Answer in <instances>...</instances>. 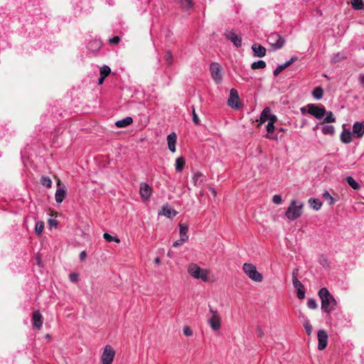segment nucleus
I'll return each instance as SVG.
<instances>
[{"label": "nucleus", "mask_w": 364, "mask_h": 364, "mask_svg": "<svg viewBox=\"0 0 364 364\" xmlns=\"http://www.w3.org/2000/svg\"><path fill=\"white\" fill-rule=\"evenodd\" d=\"M164 59L168 65L173 63V55L170 50L166 51L164 55Z\"/></svg>", "instance_id": "e433bc0d"}, {"label": "nucleus", "mask_w": 364, "mask_h": 364, "mask_svg": "<svg viewBox=\"0 0 364 364\" xmlns=\"http://www.w3.org/2000/svg\"><path fill=\"white\" fill-rule=\"evenodd\" d=\"M252 50L254 53V55L258 58H262L266 55V48L259 44H253L252 46Z\"/></svg>", "instance_id": "a211bd4d"}, {"label": "nucleus", "mask_w": 364, "mask_h": 364, "mask_svg": "<svg viewBox=\"0 0 364 364\" xmlns=\"http://www.w3.org/2000/svg\"><path fill=\"white\" fill-rule=\"evenodd\" d=\"M318 337V349L320 350H324L328 344V333L324 330H319L317 333Z\"/></svg>", "instance_id": "f8f14e48"}, {"label": "nucleus", "mask_w": 364, "mask_h": 364, "mask_svg": "<svg viewBox=\"0 0 364 364\" xmlns=\"http://www.w3.org/2000/svg\"><path fill=\"white\" fill-rule=\"evenodd\" d=\"M58 188L55 194V199L57 203H62L66 196V190L63 185L61 184V181L58 178Z\"/></svg>", "instance_id": "ddd939ff"}, {"label": "nucleus", "mask_w": 364, "mask_h": 364, "mask_svg": "<svg viewBox=\"0 0 364 364\" xmlns=\"http://www.w3.org/2000/svg\"><path fill=\"white\" fill-rule=\"evenodd\" d=\"M358 80L364 89V75H360Z\"/></svg>", "instance_id": "e2e57ef3"}, {"label": "nucleus", "mask_w": 364, "mask_h": 364, "mask_svg": "<svg viewBox=\"0 0 364 364\" xmlns=\"http://www.w3.org/2000/svg\"><path fill=\"white\" fill-rule=\"evenodd\" d=\"M183 334L186 336H191L193 331L189 326H186L183 328Z\"/></svg>", "instance_id": "49530a36"}, {"label": "nucleus", "mask_w": 364, "mask_h": 364, "mask_svg": "<svg viewBox=\"0 0 364 364\" xmlns=\"http://www.w3.org/2000/svg\"><path fill=\"white\" fill-rule=\"evenodd\" d=\"M178 212L172 209L168 205H164L161 211L159 213V215H163L168 218H172L176 216Z\"/></svg>", "instance_id": "f3484780"}, {"label": "nucleus", "mask_w": 364, "mask_h": 364, "mask_svg": "<svg viewBox=\"0 0 364 364\" xmlns=\"http://www.w3.org/2000/svg\"><path fill=\"white\" fill-rule=\"evenodd\" d=\"M210 71L215 82L220 84L223 80L220 65L217 63H211L210 65Z\"/></svg>", "instance_id": "6e6552de"}, {"label": "nucleus", "mask_w": 364, "mask_h": 364, "mask_svg": "<svg viewBox=\"0 0 364 364\" xmlns=\"http://www.w3.org/2000/svg\"><path fill=\"white\" fill-rule=\"evenodd\" d=\"M304 203L296 200H291L288 207L285 215L290 220H294L299 218L303 213Z\"/></svg>", "instance_id": "f03ea898"}, {"label": "nucleus", "mask_w": 364, "mask_h": 364, "mask_svg": "<svg viewBox=\"0 0 364 364\" xmlns=\"http://www.w3.org/2000/svg\"><path fill=\"white\" fill-rule=\"evenodd\" d=\"M32 321L33 326L40 329L43 325V316L38 310L33 311L32 316Z\"/></svg>", "instance_id": "2eb2a0df"}, {"label": "nucleus", "mask_w": 364, "mask_h": 364, "mask_svg": "<svg viewBox=\"0 0 364 364\" xmlns=\"http://www.w3.org/2000/svg\"><path fill=\"white\" fill-rule=\"evenodd\" d=\"M284 69V66L283 65H279L273 72L274 76H277L280 73H282Z\"/></svg>", "instance_id": "a18cd8bd"}, {"label": "nucleus", "mask_w": 364, "mask_h": 364, "mask_svg": "<svg viewBox=\"0 0 364 364\" xmlns=\"http://www.w3.org/2000/svg\"><path fill=\"white\" fill-rule=\"evenodd\" d=\"M309 203L312 208L316 210H318L321 207V202L318 199L311 198L309 200Z\"/></svg>", "instance_id": "a878e982"}, {"label": "nucleus", "mask_w": 364, "mask_h": 364, "mask_svg": "<svg viewBox=\"0 0 364 364\" xmlns=\"http://www.w3.org/2000/svg\"><path fill=\"white\" fill-rule=\"evenodd\" d=\"M307 108L308 113L316 119H321L326 113V108L322 105L318 106L315 104H309Z\"/></svg>", "instance_id": "423d86ee"}, {"label": "nucleus", "mask_w": 364, "mask_h": 364, "mask_svg": "<svg viewBox=\"0 0 364 364\" xmlns=\"http://www.w3.org/2000/svg\"><path fill=\"white\" fill-rule=\"evenodd\" d=\"M303 325H304V327L306 330L307 335L310 336L311 334L312 330H313L312 326L311 325V323H309V321H304Z\"/></svg>", "instance_id": "58836bf2"}, {"label": "nucleus", "mask_w": 364, "mask_h": 364, "mask_svg": "<svg viewBox=\"0 0 364 364\" xmlns=\"http://www.w3.org/2000/svg\"><path fill=\"white\" fill-rule=\"evenodd\" d=\"M351 4L353 8L355 10L364 9V3L363 0H351Z\"/></svg>", "instance_id": "c85d7f7f"}, {"label": "nucleus", "mask_w": 364, "mask_h": 364, "mask_svg": "<svg viewBox=\"0 0 364 364\" xmlns=\"http://www.w3.org/2000/svg\"><path fill=\"white\" fill-rule=\"evenodd\" d=\"M323 198L329 205H332L336 203V200L331 196V194L327 191H325L323 192Z\"/></svg>", "instance_id": "cd10ccee"}, {"label": "nucleus", "mask_w": 364, "mask_h": 364, "mask_svg": "<svg viewBox=\"0 0 364 364\" xmlns=\"http://www.w3.org/2000/svg\"><path fill=\"white\" fill-rule=\"evenodd\" d=\"M115 355V351L111 346H106L102 353L101 360L102 364H112Z\"/></svg>", "instance_id": "0eeeda50"}, {"label": "nucleus", "mask_w": 364, "mask_h": 364, "mask_svg": "<svg viewBox=\"0 0 364 364\" xmlns=\"http://www.w3.org/2000/svg\"><path fill=\"white\" fill-rule=\"evenodd\" d=\"M180 228V237L182 241H187L188 240V236L187 235L188 230V225L186 224H179Z\"/></svg>", "instance_id": "aec40b11"}, {"label": "nucleus", "mask_w": 364, "mask_h": 364, "mask_svg": "<svg viewBox=\"0 0 364 364\" xmlns=\"http://www.w3.org/2000/svg\"><path fill=\"white\" fill-rule=\"evenodd\" d=\"M205 179V176L201 173L200 172H196L194 173L192 181L193 182L194 186H200L202 182H203Z\"/></svg>", "instance_id": "4be33fe9"}, {"label": "nucleus", "mask_w": 364, "mask_h": 364, "mask_svg": "<svg viewBox=\"0 0 364 364\" xmlns=\"http://www.w3.org/2000/svg\"><path fill=\"white\" fill-rule=\"evenodd\" d=\"M154 263L156 264H159L161 263V259L159 257H156L154 259Z\"/></svg>", "instance_id": "774afa93"}, {"label": "nucleus", "mask_w": 364, "mask_h": 364, "mask_svg": "<svg viewBox=\"0 0 364 364\" xmlns=\"http://www.w3.org/2000/svg\"><path fill=\"white\" fill-rule=\"evenodd\" d=\"M36 262H37V264H38V266H40V267H41V266L42 265V264H41V258L40 255H37V257H36Z\"/></svg>", "instance_id": "0e129e2a"}, {"label": "nucleus", "mask_w": 364, "mask_h": 364, "mask_svg": "<svg viewBox=\"0 0 364 364\" xmlns=\"http://www.w3.org/2000/svg\"><path fill=\"white\" fill-rule=\"evenodd\" d=\"M267 42L274 50H278L283 48L285 40L279 33L274 32L268 36Z\"/></svg>", "instance_id": "39448f33"}, {"label": "nucleus", "mask_w": 364, "mask_h": 364, "mask_svg": "<svg viewBox=\"0 0 364 364\" xmlns=\"http://www.w3.org/2000/svg\"><path fill=\"white\" fill-rule=\"evenodd\" d=\"M103 237L105 238V240H106L109 242H116L119 243L120 242V240L118 237H113L107 232L104 233Z\"/></svg>", "instance_id": "c9c22d12"}, {"label": "nucleus", "mask_w": 364, "mask_h": 364, "mask_svg": "<svg viewBox=\"0 0 364 364\" xmlns=\"http://www.w3.org/2000/svg\"><path fill=\"white\" fill-rule=\"evenodd\" d=\"M180 5L183 9L189 11L193 7V2L192 0H181Z\"/></svg>", "instance_id": "bb28decb"}, {"label": "nucleus", "mask_w": 364, "mask_h": 364, "mask_svg": "<svg viewBox=\"0 0 364 364\" xmlns=\"http://www.w3.org/2000/svg\"><path fill=\"white\" fill-rule=\"evenodd\" d=\"M186 241H182L181 238L180 237V240L176 241L173 244V247H177L178 246H181L183 243L186 242Z\"/></svg>", "instance_id": "bf43d9fd"}, {"label": "nucleus", "mask_w": 364, "mask_h": 364, "mask_svg": "<svg viewBox=\"0 0 364 364\" xmlns=\"http://www.w3.org/2000/svg\"><path fill=\"white\" fill-rule=\"evenodd\" d=\"M176 169L178 171H181L184 166H185V161H176Z\"/></svg>", "instance_id": "c03bdc74"}, {"label": "nucleus", "mask_w": 364, "mask_h": 364, "mask_svg": "<svg viewBox=\"0 0 364 364\" xmlns=\"http://www.w3.org/2000/svg\"><path fill=\"white\" fill-rule=\"evenodd\" d=\"M44 229V223L43 221H38L36 224L35 232L36 235H40L43 232Z\"/></svg>", "instance_id": "f704fd0d"}, {"label": "nucleus", "mask_w": 364, "mask_h": 364, "mask_svg": "<svg viewBox=\"0 0 364 364\" xmlns=\"http://www.w3.org/2000/svg\"><path fill=\"white\" fill-rule=\"evenodd\" d=\"M266 67V63L264 60H258L251 64V68L252 70L263 69Z\"/></svg>", "instance_id": "7c9ffc66"}, {"label": "nucleus", "mask_w": 364, "mask_h": 364, "mask_svg": "<svg viewBox=\"0 0 364 364\" xmlns=\"http://www.w3.org/2000/svg\"><path fill=\"white\" fill-rule=\"evenodd\" d=\"M299 269L296 268V269H294L293 272H292V280L294 279V278H297L298 275H299Z\"/></svg>", "instance_id": "680f3d73"}, {"label": "nucleus", "mask_w": 364, "mask_h": 364, "mask_svg": "<svg viewBox=\"0 0 364 364\" xmlns=\"http://www.w3.org/2000/svg\"><path fill=\"white\" fill-rule=\"evenodd\" d=\"M240 97L237 91L232 88L230 91V97L228 100V105L233 109L239 108Z\"/></svg>", "instance_id": "9d476101"}, {"label": "nucleus", "mask_w": 364, "mask_h": 364, "mask_svg": "<svg viewBox=\"0 0 364 364\" xmlns=\"http://www.w3.org/2000/svg\"><path fill=\"white\" fill-rule=\"evenodd\" d=\"M111 73V69L107 65H103L100 68V76L106 78Z\"/></svg>", "instance_id": "72a5a7b5"}, {"label": "nucleus", "mask_w": 364, "mask_h": 364, "mask_svg": "<svg viewBox=\"0 0 364 364\" xmlns=\"http://www.w3.org/2000/svg\"><path fill=\"white\" fill-rule=\"evenodd\" d=\"M296 296L299 299H304L305 297L304 287L296 289Z\"/></svg>", "instance_id": "37998d69"}, {"label": "nucleus", "mask_w": 364, "mask_h": 364, "mask_svg": "<svg viewBox=\"0 0 364 364\" xmlns=\"http://www.w3.org/2000/svg\"><path fill=\"white\" fill-rule=\"evenodd\" d=\"M267 131L268 134L273 133V132L274 131V124H272V122H268L267 126Z\"/></svg>", "instance_id": "09e8293b"}, {"label": "nucleus", "mask_w": 364, "mask_h": 364, "mask_svg": "<svg viewBox=\"0 0 364 364\" xmlns=\"http://www.w3.org/2000/svg\"><path fill=\"white\" fill-rule=\"evenodd\" d=\"M48 223L50 227H56L58 225V221L55 219H49L48 220Z\"/></svg>", "instance_id": "4d7b16f0"}, {"label": "nucleus", "mask_w": 364, "mask_h": 364, "mask_svg": "<svg viewBox=\"0 0 364 364\" xmlns=\"http://www.w3.org/2000/svg\"><path fill=\"white\" fill-rule=\"evenodd\" d=\"M139 193L141 198L146 200L151 194V188L146 183H141L140 185Z\"/></svg>", "instance_id": "4468645a"}, {"label": "nucleus", "mask_w": 364, "mask_h": 364, "mask_svg": "<svg viewBox=\"0 0 364 364\" xmlns=\"http://www.w3.org/2000/svg\"><path fill=\"white\" fill-rule=\"evenodd\" d=\"M225 38L230 41L237 48L242 46V38L237 36L233 30H227L224 33Z\"/></svg>", "instance_id": "9b49d317"}, {"label": "nucleus", "mask_w": 364, "mask_h": 364, "mask_svg": "<svg viewBox=\"0 0 364 364\" xmlns=\"http://www.w3.org/2000/svg\"><path fill=\"white\" fill-rule=\"evenodd\" d=\"M321 130L323 134H324L332 135L335 132V129L333 125H324L323 127H322Z\"/></svg>", "instance_id": "2f4dec72"}, {"label": "nucleus", "mask_w": 364, "mask_h": 364, "mask_svg": "<svg viewBox=\"0 0 364 364\" xmlns=\"http://www.w3.org/2000/svg\"><path fill=\"white\" fill-rule=\"evenodd\" d=\"M318 296L321 301V309L324 312L329 314L335 309L337 301L326 288L323 287L319 290Z\"/></svg>", "instance_id": "f257e3e1"}, {"label": "nucleus", "mask_w": 364, "mask_h": 364, "mask_svg": "<svg viewBox=\"0 0 364 364\" xmlns=\"http://www.w3.org/2000/svg\"><path fill=\"white\" fill-rule=\"evenodd\" d=\"M307 306L311 309H316L318 308V304L314 299H309L307 301Z\"/></svg>", "instance_id": "ea45409f"}, {"label": "nucleus", "mask_w": 364, "mask_h": 364, "mask_svg": "<svg viewBox=\"0 0 364 364\" xmlns=\"http://www.w3.org/2000/svg\"><path fill=\"white\" fill-rule=\"evenodd\" d=\"M133 122V119L131 117H127L123 119L116 122L115 125L119 128L126 127Z\"/></svg>", "instance_id": "5701e85b"}, {"label": "nucleus", "mask_w": 364, "mask_h": 364, "mask_svg": "<svg viewBox=\"0 0 364 364\" xmlns=\"http://www.w3.org/2000/svg\"><path fill=\"white\" fill-rule=\"evenodd\" d=\"M282 196L280 195H274L272 198V201L275 204H280L282 203Z\"/></svg>", "instance_id": "de8ad7c7"}, {"label": "nucleus", "mask_w": 364, "mask_h": 364, "mask_svg": "<svg viewBox=\"0 0 364 364\" xmlns=\"http://www.w3.org/2000/svg\"><path fill=\"white\" fill-rule=\"evenodd\" d=\"M79 257H80V259L81 261H84L86 259V257H87L86 252L85 251L81 252Z\"/></svg>", "instance_id": "052dcab7"}, {"label": "nucleus", "mask_w": 364, "mask_h": 364, "mask_svg": "<svg viewBox=\"0 0 364 364\" xmlns=\"http://www.w3.org/2000/svg\"><path fill=\"white\" fill-rule=\"evenodd\" d=\"M297 60V58L296 57H292L289 61H287V63L282 64L285 68H287V67L290 66L294 62H295L296 60Z\"/></svg>", "instance_id": "603ef678"}, {"label": "nucleus", "mask_w": 364, "mask_h": 364, "mask_svg": "<svg viewBox=\"0 0 364 364\" xmlns=\"http://www.w3.org/2000/svg\"><path fill=\"white\" fill-rule=\"evenodd\" d=\"M312 95L316 99H321L323 95V89L321 87H316L312 92Z\"/></svg>", "instance_id": "c756f323"}, {"label": "nucleus", "mask_w": 364, "mask_h": 364, "mask_svg": "<svg viewBox=\"0 0 364 364\" xmlns=\"http://www.w3.org/2000/svg\"><path fill=\"white\" fill-rule=\"evenodd\" d=\"M292 284L296 290L304 287L298 278H294V279L292 280Z\"/></svg>", "instance_id": "79ce46f5"}, {"label": "nucleus", "mask_w": 364, "mask_h": 364, "mask_svg": "<svg viewBox=\"0 0 364 364\" xmlns=\"http://www.w3.org/2000/svg\"><path fill=\"white\" fill-rule=\"evenodd\" d=\"M270 112H271V109L269 107H265L263 111L261 113V115H260V123L261 124H263L265 122L268 121V119H269V116L270 114Z\"/></svg>", "instance_id": "b1692460"}, {"label": "nucleus", "mask_w": 364, "mask_h": 364, "mask_svg": "<svg viewBox=\"0 0 364 364\" xmlns=\"http://www.w3.org/2000/svg\"><path fill=\"white\" fill-rule=\"evenodd\" d=\"M188 274L195 279H200L203 282L208 281V270L201 269L198 264L191 263L188 267Z\"/></svg>", "instance_id": "7ed1b4c3"}, {"label": "nucleus", "mask_w": 364, "mask_h": 364, "mask_svg": "<svg viewBox=\"0 0 364 364\" xmlns=\"http://www.w3.org/2000/svg\"><path fill=\"white\" fill-rule=\"evenodd\" d=\"M242 269L248 277L254 282H261L263 280V276L259 273L256 267L251 263H245Z\"/></svg>", "instance_id": "20e7f679"}, {"label": "nucleus", "mask_w": 364, "mask_h": 364, "mask_svg": "<svg viewBox=\"0 0 364 364\" xmlns=\"http://www.w3.org/2000/svg\"><path fill=\"white\" fill-rule=\"evenodd\" d=\"M277 117L270 113V114L269 116V119H268V122H272V124H274L277 122Z\"/></svg>", "instance_id": "13d9d810"}, {"label": "nucleus", "mask_w": 364, "mask_h": 364, "mask_svg": "<svg viewBox=\"0 0 364 364\" xmlns=\"http://www.w3.org/2000/svg\"><path fill=\"white\" fill-rule=\"evenodd\" d=\"M69 279L72 282H76L78 280V274L72 273L69 275Z\"/></svg>", "instance_id": "8fccbe9b"}, {"label": "nucleus", "mask_w": 364, "mask_h": 364, "mask_svg": "<svg viewBox=\"0 0 364 364\" xmlns=\"http://www.w3.org/2000/svg\"><path fill=\"white\" fill-rule=\"evenodd\" d=\"M167 141H168V149L172 152H174L176 150V134L175 133L170 134L167 136Z\"/></svg>", "instance_id": "6ab92c4d"}, {"label": "nucleus", "mask_w": 364, "mask_h": 364, "mask_svg": "<svg viewBox=\"0 0 364 364\" xmlns=\"http://www.w3.org/2000/svg\"><path fill=\"white\" fill-rule=\"evenodd\" d=\"M353 132L358 138H360L364 134V122H356L353 126Z\"/></svg>", "instance_id": "dca6fc26"}, {"label": "nucleus", "mask_w": 364, "mask_h": 364, "mask_svg": "<svg viewBox=\"0 0 364 364\" xmlns=\"http://www.w3.org/2000/svg\"><path fill=\"white\" fill-rule=\"evenodd\" d=\"M209 189H210V191H211L212 194H213L214 196H216V191H215V188H211V187H210V188H209Z\"/></svg>", "instance_id": "69168bd1"}, {"label": "nucleus", "mask_w": 364, "mask_h": 364, "mask_svg": "<svg viewBox=\"0 0 364 364\" xmlns=\"http://www.w3.org/2000/svg\"><path fill=\"white\" fill-rule=\"evenodd\" d=\"M192 114H193V122L195 124L198 125L200 124V119L198 117L196 112V108L193 106L192 107Z\"/></svg>", "instance_id": "a19ab883"}, {"label": "nucleus", "mask_w": 364, "mask_h": 364, "mask_svg": "<svg viewBox=\"0 0 364 364\" xmlns=\"http://www.w3.org/2000/svg\"><path fill=\"white\" fill-rule=\"evenodd\" d=\"M257 334L259 338H262L264 335L263 330L260 326H257L256 328Z\"/></svg>", "instance_id": "6e6d98bb"}, {"label": "nucleus", "mask_w": 364, "mask_h": 364, "mask_svg": "<svg viewBox=\"0 0 364 364\" xmlns=\"http://www.w3.org/2000/svg\"><path fill=\"white\" fill-rule=\"evenodd\" d=\"M346 181L354 190H359L360 188L359 183L352 176H347Z\"/></svg>", "instance_id": "393cba45"}, {"label": "nucleus", "mask_w": 364, "mask_h": 364, "mask_svg": "<svg viewBox=\"0 0 364 364\" xmlns=\"http://www.w3.org/2000/svg\"><path fill=\"white\" fill-rule=\"evenodd\" d=\"M326 117L324 118L322 124L334 122L336 121V118L332 112H326Z\"/></svg>", "instance_id": "473e14b6"}, {"label": "nucleus", "mask_w": 364, "mask_h": 364, "mask_svg": "<svg viewBox=\"0 0 364 364\" xmlns=\"http://www.w3.org/2000/svg\"><path fill=\"white\" fill-rule=\"evenodd\" d=\"M120 41V38L117 36H114L113 38L109 39V43L111 44H117Z\"/></svg>", "instance_id": "5fc2aeb1"}, {"label": "nucleus", "mask_w": 364, "mask_h": 364, "mask_svg": "<svg viewBox=\"0 0 364 364\" xmlns=\"http://www.w3.org/2000/svg\"><path fill=\"white\" fill-rule=\"evenodd\" d=\"M212 316L208 319V323L213 331H218L221 327V318L216 311L210 309Z\"/></svg>", "instance_id": "1a4fd4ad"}, {"label": "nucleus", "mask_w": 364, "mask_h": 364, "mask_svg": "<svg viewBox=\"0 0 364 364\" xmlns=\"http://www.w3.org/2000/svg\"><path fill=\"white\" fill-rule=\"evenodd\" d=\"M105 79V77H102L100 76V78L98 80V84L99 85H102L103 82H104Z\"/></svg>", "instance_id": "338daca9"}, {"label": "nucleus", "mask_w": 364, "mask_h": 364, "mask_svg": "<svg viewBox=\"0 0 364 364\" xmlns=\"http://www.w3.org/2000/svg\"><path fill=\"white\" fill-rule=\"evenodd\" d=\"M297 60V58L296 57H292L289 61H287V63L282 64L285 68H287V67L290 66L294 62H295L296 60Z\"/></svg>", "instance_id": "864d4df0"}, {"label": "nucleus", "mask_w": 364, "mask_h": 364, "mask_svg": "<svg viewBox=\"0 0 364 364\" xmlns=\"http://www.w3.org/2000/svg\"><path fill=\"white\" fill-rule=\"evenodd\" d=\"M353 136L350 130L344 129L341 134V140L345 144L352 141Z\"/></svg>", "instance_id": "412c9836"}, {"label": "nucleus", "mask_w": 364, "mask_h": 364, "mask_svg": "<svg viewBox=\"0 0 364 364\" xmlns=\"http://www.w3.org/2000/svg\"><path fill=\"white\" fill-rule=\"evenodd\" d=\"M297 60V58L296 57H292L289 61H287V63L282 64L285 68H287V67L290 66L294 62H295L296 60Z\"/></svg>", "instance_id": "3c124183"}, {"label": "nucleus", "mask_w": 364, "mask_h": 364, "mask_svg": "<svg viewBox=\"0 0 364 364\" xmlns=\"http://www.w3.org/2000/svg\"><path fill=\"white\" fill-rule=\"evenodd\" d=\"M41 181V184L43 186H46V187H48V188H50L51 187L52 181H51L50 178H48V177H42Z\"/></svg>", "instance_id": "4c0bfd02"}]
</instances>
